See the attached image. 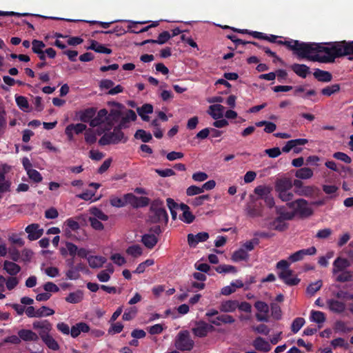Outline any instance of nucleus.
<instances>
[{
    "label": "nucleus",
    "mask_w": 353,
    "mask_h": 353,
    "mask_svg": "<svg viewBox=\"0 0 353 353\" xmlns=\"http://www.w3.org/2000/svg\"><path fill=\"white\" fill-rule=\"evenodd\" d=\"M249 259V254L243 248H239L238 250L234 252L232 255V260L234 262L241 261H247Z\"/></svg>",
    "instance_id": "37"
},
{
    "label": "nucleus",
    "mask_w": 353,
    "mask_h": 353,
    "mask_svg": "<svg viewBox=\"0 0 353 353\" xmlns=\"http://www.w3.org/2000/svg\"><path fill=\"white\" fill-rule=\"evenodd\" d=\"M209 108L211 110L209 114L214 119H218L223 117L225 108L222 105H211Z\"/></svg>",
    "instance_id": "34"
},
{
    "label": "nucleus",
    "mask_w": 353,
    "mask_h": 353,
    "mask_svg": "<svg viewBox=\"0 0 353 353\" xmlns=\"http://www.w3.org/2000/svg\"><path fill=\"white\" fill-rule=\"evenodd\" d=\"M287 205L294 210L295 214H298L301 217H309L313 214V210L308 206L307 201L303 199L288 202Z\"/></svg>",
    "instance_id": "4"
},
{
    "label": "nucleus",
    "mask_w": 353,
    "mask_h": 353,
    "mask_svg": "<svg viewBox=\"0 0 353 353\" xmlns=\"http://www.w3.org/2000/svg\"><path fill=\"white\" fill-rule=\"evenodd\" d=\"M299 50V57L314 61L312 57L319 54V43L301 42Z\"/></svg>",
    "instance_id": "5"
},
{
    "label": "nucleus",
    "mask_w": 353,
    "mask_h": 353,
    "mask_svg": "<svg viewBox=\"0 0 353 353\" xmlns=\"http://www.w3.org/2000/svg\"><path fill=\"white\" fill-rule=\"evenodd\" d=\"M323 283L321 280H319L314 283H310L307 288V293L311 296L314 295L322 287Z\"/></svg>",
    "instance_id": "55"
},
{
    "label": "nucleus",
    "mask_w": 353,
    "mask_h": 353,
    "mask_svg": "<svg viewBox=\"0 0 353 353\" xmlns=\"http://www.w3.org/2000/svg\"><path fill=\"white\" fill-rule=\"evenodd\" d=\"M276 213L279 214L278 217L285 221L292 220L294 216V212H288L284 207L276 208Z\"/></svg>",
    "instance_id": "40"
},
{
    "label": "nucleus",
    "mask_w": 353,
    "mask_h": 353,
    "mask_svg": "<svg viewBox=\"0 0 353 353\" xmlns=\"http://www.w3.org/2000/svg\"><path fill=\"white\" fill-rule=\"evenodd\" d=\"M126 253L136 258L142 254L143 250L139 245H133L127 248Z\"/></svg>",
    "instance_id": "46"
},
{
    "label": "nucleus",
    "mask_w": 353,
    "mask_h": 353,
    "mask_svg": "<svg viewBox=\"0 0 353 353\" xmlns=\"http://www.w3.org/2000/svg\"><path fill=\"white\" fill-rule=\"evenodd\" d=\"M253 346L256 350L264 352H268L271 350L270 344L261 336H258L254 340Z\"/></svg>",
    "instance_id": "24"
},
{
    "label": "nucleus",
    "mask_w": 353,
    "mask_h": 353,
    "mask_svg": "<svg viewBox=\"0 0 353 353\" xmlns=\"http://www.w3.org/2000/svg\"><path fill=\"white\" fill-rule=\"evenodd\" d=\"M3 269L12 276L17 274L21 271V267L18 264L9 261H5Z\"/></svg>",
    "instance_id": "33"
},
{
    "label": "nucleus",
    "mask_w": 353,
    "mask_h": 353,
    "mask_svg": "<svg viewBox=\"0 0 353 353\" xmlns=\"http://www.w3.org/2000/svg\"><path fill=\"white\" fill-rule=\"evenodd\" d=\"M69 128H70L77 134L82 133L83 131L87 130L86 125L79 123L77 124H70L68 125Z\"/></svg>",
    "instance_id": "62"
},
{
    "label": "nucleus",
    "mask_w": 353,
    "mask_h": 353,
    "mask_svg": "<svg viewBox=\"0 0 353 353\" xmlns=\"http://www.w3.org/2000/svg\"><path fill=\"white\" fill-rule=\"evenodd\" d=\"M85 141L88 144H93L97 141V136L92 128L87 129L85 132Z\"/></svg>",
    "instance_id": "56"
},
{
    "label": "nucleus",
    "mask_w": 353,
    "mask_h": 353,
    "mask_svg": "<svg viewBox=\"0 0 353 353\" xmlns=\"http://www.w3.org/2000/svg\"><path fill=\"white\" fill-rule=\"evenodd\" d=\"M134 138L141 139L144 143H148L152 139L151 133L147 132L144 130H137L134 134Z\"/></svg>",
    "instance_id": "43"
},
{
    "label": "nucleus",
    "mask_w": 353,
    "mask_h": 353,
    "mask_svg": "<svg viewBox=\"0 0 353 353\" xmlns=\"http://www.w3.org/2000/svg\"><path fill=\"white\" fill-rule=\"evenodd\" d=\"M181 220L186 223H192L194 219L195 216L192 214V213L190 211V210L185 211L182 214V216L180 217Z\"/></svg>",
    "instance_id": "63"
},
{
    "label": "nucleus",
    "mask_w": 353,
    "mask_h": 353,
    "mask_svg": "<svg viewBox=\"0 0 353 353\" xmlns=\"http://www.w3.org/2000/svg\"><path fill=\"white\" fill-rule=\"evenodd\" d=\"M319 192V189L313 185L303 186L301 190H296V194L299 196L307 197H314L315 195H317Z\"/></svg>",
    "instance_id": "23"
},
{
    "label": "nucleus",
    "mask_w": 353,
    "mask_h": 353,
    "mask_svg": "<svg viewBox=\"0 0 353 353\" xmlns=\"http://www.w3.org/2000/svg\"><path fill=\"white\" fill-rule=\"evenodd\" d=\"M83 299V292L81 290H77L75 292L69 293L65 298L66 302L70 303H79Z\"/></svg>",
    "instance_id": "29"
},
{
    "label": "nucleus",
    "mask_w": 353,
    "mask_h": 353,
    "mask_svg": "<svg viewBox=\"0 0 353 353\" xmlns=\"http://www.w3.org/2000/svg\"><path fill=\"white\" fill-rule=\"evenodd\" d=\"M148 221L151 223L165 225L168 223V214L163 200L157 199L151 202L148 214Z\"/></svg>",
    "instance_id": "2"
},
{
    "label": "nucleus",
    "mask_w": 353,
    "mask_h": 353,
    "mask_svg": "<svg viewBox=\"0 0 353 353\" xmlns=\"http://www.w3.org/2000/svg\"><path fill=\"white\" fill-rule=\"evenodd\" d=\"M212 328V325H210L207 323L200 321L196 323V325L192 329V331L196 336L204 337L207 336L209 331Z\"/></svg>",
    "instance_id": "12"
},
{
    "label": "nucleus",
    "mask_w": 353,
    "mask_h": 353,
    "mask_svg": "<svg viewBox=\"0 0 353 353\" xmlns=\"http://www.w3.org/2000/svg\"><path fill=\"white\" fill-rule=\"evenodd\" d=\"M335 281L337 282L344 283V282H349V281H353V271L350 270H343L341 272H339L336 275Z\"/></svg>",
    "instance_id": "35"
},
{
    "label": "nucleus",
    "mask_w": 353,
    "mask_h": 353,
    "mask_svg": "<svg viewBox=\"0 0 353 353\" xmlns=\"http://www.w3.org/2000/svg\"><path fill=\"white\" fill-rule=\"evenodd\" d=\"M254 307L260 312L256 314V320L260 322H268L270 311L268 305L264 301H258L255 302Z\"/></svg>",
    "instance_id": "8"
},
{
    "label": "nucleus",
    "mask_w": 353,
    "mask_h": 353,
    "mask_svg": "<svg viewBox=\"0 0 353 353\" xmlns=\"http://www.w3.org/2000/svg\"><path fill=\"white\" fill-rule=\"evenodd\" d=\"M245 210L247 215L252 218L261 217L263 216V205L261 202L253 200L248 203Z\"/></svg>",
    "instance_id": "7"
},
{
    "label": "nucleus",
    "mask_w": 353,
    "mask_h": 353,
    "mask_svg": "<svg viewBox=\"0 0 353 353\" xmlns=\"http://www.w3.org/2000/svg\"><path fill=\"white\" fill-rule=\"evenodd\" d=\"M272 188L266 185H258L254 190V192L261 199L270 194Z\"/></svg>",
    "instance_id": "41"
},
{
    "label": "nucleus",
    "mask_w": 353,
    "mask_h": 353,
    "mask_svg": "<svg viewBox=\"0 0 353 353\" xmlns=\"http://www.w3.org/2000/svg\"><path fill=\"white\" fill-rule=\"evenodd\" d=\"M158 241V237L151 234H145L141 238V242L148 249H152L157 245Z\"/></svg>",
    "instance_id": "28"
},
{
    "label": "nucleus",
    "mask_w": 353,
    "mask_h": 353,
    "mask_svg": "<svg viewBox=\"0 0 353 353\" xmlns=\"http://www.w3.org/2000/svg\"><path fill=\"white\" fill-rule=\"evenodd\" d=\"M188 243L192 248H195L199 242H205L209 238V234L205 232H199L196 234H188Z\"/></svg>",
    "instance_id": "13"
},
{
    "label": "nucleus",
    "mask_w": 353,
    "mask_h": 353,
    "mask_svg": "<svg viewBox=\"0 0 353 353\" xmlns=\"http://www.w3.org/2000/svg\"><path fill=\"white\" fill-rule=\"evenodd\" d=\"M341 85L339 83L332 84L323 88L321 90V93L326 97H330L340 91Z\"/></svg>",
    "instance_id": "39"
},
{
    "label": "nucleus",
    "mask_w": 353,
    "mask_h": 353,
    "mask_svg": "<svg viewBox=\"0 0 353 353\" xmlns=\"http://www.w3.org/2000/svg\"><path fill=\"white\" fill-rule=\"evenodd\" d=\"M175 347L180 351H190L194 345L188 331L180 332L175 339Z\"/></svg>",
    "instance_id": "6"
},
{
    "label": "nucleus",
    "mask_w": 353,
    "mask_h": 353,
    "mask_svg": "<svg viewBox=\"0 0 353 353\" xmlns=\"http://www.w3.org/2000/svg\"><path fill=\"white\" fill-rule=\"evenodd\" d=\"M305 319L302 317H297L294 319L291 325L292 332L297 333L305 324Z\"/></svg>",
    "instance_id": "49"
},
{
    "label": "nucleus",
    "mask_w": 353,
    "mask_h": 353,
    "mask_svg": "<svg viewBox=\"0 0 353 353\" xmlns=\"http://www.w3.org/2000/svg\"><path fill=\"white\" fill-rule=\"evenodd\" d=\"M18 336L20 337L21 341L26 342L37 341L39 336L30 330L21 329L18 332Z\"/></svg>",
    "instance_id": "20"
},
{
    "label": "nucleus",
    "mask_w": 353,
    "mask_h": 353,
    "mask_svg": "<svg viewBox=\"0 0 353 353\" xmlns=\"http://www.w3.org/2000/svg\"><path fill=\"white\" fill-rule=\"evenodd\" d=\"M319 54L313 58L314 61L330 63H334L336 58L349 56L348 59L353 61V41H341L319 43Z\"/></svg>",
    "instance_id": "1"
},
{
    "label": "nucleus",
    "mask_w": 353,
    "mask_h": 353,
    "mask_svg": "<svg viewBox=\"0 0 353 353\" xmlns=\"http://www.w3.org/2000/svg\"><path fill=\"white\" fill-rule=\"evenodd\" d=\"M97 114V108H88L78 112V116L81 122L90 123V121Z\"/></svg>",
    "instance_id": "18"
},
{
    "label": "nucleus",
    "mask_w": 353,
    "mask_h": 353,
    "mask_svg": "<svg viewBox=\"0 0 353 353\" xmlns=\"http://www.w3.org/2000/svg\"><path fill=\"white\" fill-rule=\"evenodd\" d=\"M333 157L337 160L341 161L345 163H350L352 159L347 154L342 152H336L333 154Z\"/></svg>",
    "instance_id": "59"
},
{
    "label": "nucleus",
    "mask_w": 353,
    "mask_h": 353,
    "mask_svg": "<svg viewBox=\"0 0 353 353\" xmlns=\"http://www.w3.org/2000/svg\"><path fill=\"white\" fill-rule=\"evenodd\" d=\"M215 270L218 273H236L237 270L236 267L231 265H219L215 268Z\"/></svg>",
    "instance_id": "45"
},
{
    "label": "nucleus",
    "mask_w": 353,
    "mask_h": 353,
    "mask_svg": "<svg viewBox=\"0 0 353 353\" xmlns=\"http://www.w3.org/2000/svg\"><path fill=\"white\" fill-rule=\"evenodd\" d=\"M291 70L299 77L305 79L310 73V68L305 64L294 63L290 65Z\"/></svg>",
    "instance_id": "19"
},
{
    "label": "nucleus",
    "mask_w": 353,
    "mask_h": 353,
    "mask_svg": "<svg viewBox=\"0 0 353 353\" xmlns=\"http://www.w3.org/2000/svg\"><path fill=\"white\" fill-rule=\"evenodd\" d=\"M128 139L124 133L115 126L112 132L109 131L102 135L98 143L100 145L105 146L110 144H118L120 142L125 143Z\"/></svg>",
    "instance_id": "3"
},
{
    "label": "nucleus",
    "mask_w": 353,
    "mask_h": 353,
    "mask_svg": "<svg viewBox=\"0 0 353 353\" xmlns=\"http://www.w3.org/2000/svg\"><path fill=\"white\" fill-rule=\"evenodd\" d=\"M271 314L274 319L279 320L281 318V310L277 303L271 304Z\"/></svg>",
    "instance_id": "60"
},
{
    "label": "nucleus",
    "mask_w": 353,
    "mask_h": 353,
    "mask_svg": "<svg viewBox=\"0 0 353 353\" xmlns=\"http://www.w3.org/2000/svg\"><path fill=\"white\" fill-rule=\"evenodd\" d=\"M154 259H148L145 260V261L139 263L138 265V266L137 267L136 270L134 271V273H136V274L143 273L147 267H150V266L154 265Z\"/></svg>",
    "instance_id": "48"
},
{
    "label": "nucleus",
    "mask_w": 353,
    "mask_h": 353,
    "mask_svg": "<svg viewBox=\"0 0 353 353\" xmlns=\"http://www.w3.org/2000/svg\"><path fill=\"white\" fill-rule=\"evenodd\" d=\"M34 330H40L39 336L48 334L52 328V324L48 320L37 321L32 323Z\"/></svg>",
    "instance_id": "15"
},
{
    "label": "nucleus",
    "mask_w": 353,
    "mask_h": 353,
    "mask_svg": "<svg viewBox=\"0 0 353 353\" xmlns=\"http://www.w3.org/2000/svg\"><path fill=\"white\" fill-rule=\"evenodd\" d=\"M234 318L229 314H221L216 317L215 319L210 320V322L215 325H220L221 323L231 324L234 323Z\"/></svg>",
    "instance_id": "31"
},
{
    "label": "nucleus",
    "mask_w": 353,
    "mask_h": 353,
    "mask_svg": "<svg viewBox=\"0 0 353 353\" xmlns=\"http://www.w3.org/2000/svg\"><path fill=\"white\" fill-rule=\"evenodd\" d=\"M313 75L317 81L321 82L328 83L332 79V74L330 72L322 70L319 68L314 70Z\"/></svg>",
    "instance_id": "25"
},
{
    "label": "nucleus",
    "mask_w": 353,
    "mask_h": 353,
    "mask_svg": "<svg viewBox=\"0 0 353 353\" xmlns=\"http://www.w3.org/2000/svg\"><path fill=\"white\" fill-rule=\"evenodd\" d=\"M137 311V308L134 306L127 308L123 314V319L124 321H130L133 319L135 317Z\"/></svg>",
    "instance_id": "53"
},
{
    "label": "nucleus",
    "mask_w": 353,
    "mask_h": 353,
    "mask_svg": "<svg viewBox=\"0 0 353 353\" xmlns=\"http://www.w3.org/2000/svg\"><path fill=\"white\" fill-rule=\"evenodd\" d=\"M350 265V263L347 259L341 257H337L333 263V275H336L338 273H339V272L345 270Z\"/></svg>",
    "instance_id": "16"
},
{
    "label": "nucleus",
    "mask_w": 353,
    "mask_h": 353,
    "mask_svg": "<svg viewBox=\"0 0 353 353\" xmlns=\"http://www.w3.org/2000/svg\"><path fill=\"white\" fill-rule=\"evenodd\" d=\"M112 323L111 324V327L108 330V333L110 334H119L123 330V325L121 323H120V322H117L115 323H114L113 322H112Z\"/></svg>",
    "instance_id": "61"
},
{
    "label": "nucleus",
    "mask_w": 353,
    "mask_h": 353,
    "mask_svg": "<svg viewBox=\"0 0 353 353\" xmlns=\"http://www.w3.org/2000/svg\"><path fill=\"white\" fill-rule=\"evenodd\" d=\"M27 174L28 177L34 183H40L43 180L41 174L37 170H28Z\"/></svg>",
    "instance_id": "58"
},
{
    "label": "nucleus",
    "mask_w": 353,
    "mask_h": 353,
    "mask_svg": "<svg viewBox=\"0 0 353 353\" xmlns=\"http://www.w3.org/2000/svg\"><path fill=\"white\" fill-rule=\"evenodd\" d=\"M327 304L329 309L335 313H342L345 310V305L344 303L335 300L329 299L327 301Z\"/></svg>",
    "instance_id": "27"
},
{
    "label": "nucleus",
    "mask_w": 353,
    "mask_h": 353,
    "mask_svg": "<svg viewBox=\"0 0 353 353\" xmlns=\"http://www.w3.org/2000/svg\"><path fill=\"white\" fill-rule=\"evenodd\" d=\"M293 271L290 269L281 271L279 277L288 285L293 286L299 283L300 279L297 277H292Z\"/></svg>",
    "instance_id": "14"
},
{
    "label": "nucleus",
    "mask_w": 353,
    "mask_h": 353,
    "mask_svg": "<svg viewBox=\"0 0 353 353\" xmlns=\"http://www.w3.org/2000/svg\"><path fill=\"white\" fill-rule=\"evenodd\" d=\"M239 306V301L236 300H228L222 301L219 306V310L223 312H233Z\"/></svg>",
    "instance_id": "26"
},
{
    "label": "nucleus",
    "mask_w": 353,
    "mask_h": 353,
    "mask_svg": "<svg viewBox=\"0 0 353 353\" xmlns=\"http://www.w3.org/2000/svg\"><path fill=\"white\" fill-rule=\"evenodd\" d=\"M325 315L323 312L312 310L310 320L317 323H323L325 321Z\"/></svg>",
    "instance_id": "44"
},
{
    "label": "nucleus",
    "mask_w": 353,
    "mask_h": 353,
    "mask_svg": "<svg viewBox=\"0 0 353 353\" xmlns=\"http://www.w3.org/2000/svg\"><path fill=\"white\" fill-rule=\"evenodd\" d=\"M90 330V327L88 324L83 322L78 323L76 325L72 326L70 333L73 338L77 337L81 332L86 333Z\"/></svg>",
    "instance_id": "22"
},
{
    "label": "nucleus",
    "mask_w": 353,
    "mask_h": 353,
    "mask_svg": "<svg viewBox=\"0 0 353 353\" xmlns=\"http://www.w3.org/2000/svg\"><path fill=\"white\" fill-rule=\"evenodd\" d=\"M41 339L49 349L54 351L59 349L57 341L50 334L41 336Z\"/></svg>",
    "instance_id": "32"
},
{
    "label": "nucleus",
    "mask_w": 353,
    "mask_h": 353,
    "mask_svg": "<svg viewBox=\"0 0 353 353\" xmlns=\"http://www.w3.org/2000/svg\"><path fill=\"white\" fill-rule=\"evenodd\" d=\"M270 226L271 228L279 232L285 231L288 228V225L278 216L270 223Z\"/></svg>",
    "instance_id": "38"
},
{
    "label": "nucleus",
    "mask_w": 353,
    "mask_h": 353,
    "mask_svg": "<svg viewBox=\"0 0 353 353\" xmlns=\"http://www.w3.org/2000/svg\"><path fill=\"white\" fill-rule=\"evenodd\" d=\"M108 122H112L108 115V110L105 108L101 109L90 121V125L92 128H95L101 125H105Z\"/></svg>",
    "instance_id": "9"
},
{
    "label": "nucleus",
    "mask_w": 353,
    "mask_h": 353,
    "mask_svg": "<svg viewBox=\"0 0 353 353\" xmlns=\"http://www.w3.org/2000/svg\"><path fill=\"white\" fill-rule=\"evenodd\" d=\"M15 101L21 110L26 112L29 108V103L26 97L23 96H15Z\"/></svg>",
    "instance_id": "50"
},
{
    "label": "nucleus",
    "mask_w": 353,
    "mask_h": 353,
    "mask_svg": "<svg viewBox=\"0 0 353 353\" xmlns=\"http://www.w3.org/2000/svg\"><path fill=\"white\" fill-rule=\"evenodd\" d=\"M65 225L72 231H77L80 228L79 223L72 218L68 219L65 222Z\"/></svg>",
    "instance_id": "64"
},
{
    "label": "nucleus",
    "mask_w": 353,
    "mask_h": 353,
    "mask_svg": "<svg viewBox=\"0 0 353 353\" xmlns=\"http://www.w3.org/2000/svg\"><path fill=\"white\" fill-rule=\"evenodd\" d=\"M88 261L92 268H99L106 262V259L100 256H91L88 259Z\"/></svg>",
    "instance_id": "36"
},
{
    "label": "nucleus",
    "mask_w": 353,
    "mask_h": 353,
    "mask_svg": "<svg viewBox=\"0 0 353 353\" xmlns=\"http://www.w3.org/2000/svg\"><path fill=\"white\" fill-rule=\"evenodd\" d=\"M32 50L35 54H41V52L44 51L43 48L46 47V44L40 40L33 39L32 41Z\"/></svg>",
    "instance_id": "54"
},
{
    "label": "nucleus",
    "mask_w": 353,
    "mask_h": 353,
    "mask_svg": "<svg viewBox=\"0 0 353 353\" xmlns=\"http://www.w3.org/2000/svg\"><path fill=\"white\" fill-rule=\"evenodd\" d=\"M7 128V118L6 110H0V136L5 132Z\"/></svg>",
    "instance_id": "57"
},
{
    "label": "nucleus",
    "mask_w": 353,
    "mask_h": 353,
    "mask_svg": "<svg viewBox=\"0 0 353 353\" xmlns=\"http://www.w3.org/2000/svg\"><path fill=\"white\" fill-rule=\"evenodd\" d=\"M301 42L298 40L290 39V41L279 40L278 44L286 46L289 50H292L298 56L299 49Z\"/></svg>",
    "instance_id": "30"
},
{
    "label": "nucleus",
    "mask_w": 353,
    "mask_h": 353,
    "mask_svg": "<svg viewBox=\"0 0 353 353\" xmlns=\"http://www.w3.org/2000/svg\"><path fill=\"white\" fill-rule=\"evenodd\" d=\"M292 188V182L289 178L277 179L275 182V190L277 193L290 190Z\"/></svg>",
    "instance_id": "17"
},
{
    "label": "nucleus",
    "mask_w": 353,
    "mask_h": 353,
    "mask_svg": "<svg viewBox=\"0 0 353 353\" xmlns=\"http://www.w3.org/2000/svg\"><path fill=\"white\" fill-rule=\"evenodd\" d=\"M114 125V123L112 122H108V123H105V125H101L99 126H97L96 130H94V132L97 135L101 136L103 135L105 133H107V132H109L111 130Z\"/></svg>",
    "instance_id": "47"
},
{
    "label": "nucleus",
    "mask_w": 353,
    "mask_h": 353,
    "mask_svg": "<svg viewBox=\"0 0 353 353\" xmlns=\"http://www.w3.org/2000/svg\"><path fill=\"white\" fill-rule=\"evenodd\" d=\"M316 248L312 246V247L308 248L307 249L300 250L292 254L289 256L288 259L291 262L294 263V262L301 261L304 258V256L306 255H314L316 254Z\"/></svg>",
    "instance_id": "11"
},
{
    "label": "nucleus",
    "mask_w": 353,
    "mask_h": 353,
    "mask_svg": "<svg viewBox=\"0 0 353 353\" xmlns=\"http://www.w3.org/2000/svg\"><path fill=\"white\" fill-rule=\"evenodd\" d=\"M25 231L28 233V239L30 241H35L39 239L43 233V229L40 228L38 223H32L28 225Z\"/></svg>",
    "instance_id": "10"
},
{
    "label": "nucleus",
    "mask_w": 353,
    "mask_h": 353,
    "mask_svg": "<svg viewBox=\"0 0 353 353\" xmlns=\"http://www.w3.org/2000/svg\"><path fill=\"white\" fill-rule=\"evenodd\" d=\"M90 213L94 216L93 218H96L100 221H108V216L106 215L101 210L94 207L90 209Z\"/></svg>",
    "instance_id": "51"
},
{
    "label": "nucleus",
    "mask_w": 353,
    "mask_h": 353,
    "mask_svg": "<svg viewBox=\"0 0 353 353\" xmlns=\"http://www.w3.org/2000/svg\"><path fill=\"white\" fill-rule=\"evenodd\" d=\"M54 314V310L46 306H42L37 310V318L49 316Z\"/></svg>",
    "instance_id": "52"
},
{
    "label": "nucleus",
    "mask_w": 353,
    "mask_h": 353,
    "mask_svg": "<svg viewBox=\"0 0 353 353\" xmlns=\"http://www.w3.org/2000/svg\"><path fill=\"white\" fill-rule=\"evenodd\" d=\"M295 176L301 179H307L313 176V171L309 168H302L296 170Z\"/></svg>",
    "instance_id": "42"
},
{
    "label": "nucleus",
    "mask_w": 353,
    "mask_h": 353,
    "mask_svg": "<svg viewBox=\"0 0 353 353\" xmlns=\"http://www.w3.org/2000/svg\"><path fill=\"white\" fill-rule=\"evenodd\" d=\"M171 38L170 33L168 31H163L159 34L158 39H147L142 41L140 46H143L146 43H158L160 45L165 43Z\"/></svg>",
    "instance_id": "21"
}]
</instances>
